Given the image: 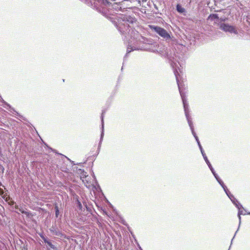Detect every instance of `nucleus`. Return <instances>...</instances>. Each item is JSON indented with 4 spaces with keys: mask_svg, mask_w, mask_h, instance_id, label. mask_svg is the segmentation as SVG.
Segmentation results:
<instances>
[{
    "mask_svg": "<svg viewBox=\"0 0 250 250\" xmlns=\"http://www.w3.org/2000/svg\"><path fill=\"white\" fill-rule=\"evenodd\" d=\"M168 59L171 62L170 64L171 66L173 69V72L174 75L176 77L177 83L178 86V88L179 90V92L182 99L183 104L184 105L185 115L186 116L187 119L188 120V124L190 126V129L191 130L192 133L194 137H195L198 146L200 148V149L203 148L202 146L199 142L198 137L197 136L195 132H194L193 126L192 125V122L191 120V118L189 115V110H188V102L186 99V96L185 93L183 92V83L181 82V75L180 73H182V70L180 67H181V64L180 62V56L179 55L174 54L173 55L168 54L167 55Z\"/></svg>",
    "mask_w": 250,
    "mask_h": 250,
    "instance_id": "obj_1",
    "label": "nucleus"
},
{
    "mask_svg": "<svg viewBox=\"0 0 250 250\" xmlns=\"http://www.w3.org/2000/svg\"><path fill=\"white\" fill-rule=\"evenodd\" d=\"M168 59L171 62L170 64L171 66L173 69V72L174 75L176 77L177 83L178 86V88L179 90V92L182 99L183 104L184 105L185 115L186 116L187 119L188 120V124L190 126V129L191 130L192 133L194 137H195L198 146L200 148V149L203 148L202 146L199 142L198 137L197 136L195 132H194L193 126L192 125V122L191 120V118L189 115V110H188V102L186 99V96L185 93L183 92V83L181 82V75L180 73H182V70L180 67H181V64L180 62V56L179 55L174 54L173 55L168 54L167 55Z\"/></svg>",
    "mask_w": 250,
    "mask_h": 250,
    "instance_id": "obj_2",
    "label": "nucleus"
},
{
    "mask_svg": "<svg viewBox=\"0 0 250 250\" xmlns=\"http://www.w3.org/2000/svg\"><path fill=\"white\" fill-rule=\"evenodd\" d=\"M168 59L171 62L170 64L171 66L173 69V72L174 75L176 77L177 83L178 86V88L179 90V92L182 99L183 104L184 105L185 115L186 116L187 119L188 120V124L190 126V129L191 130L192 133L194 137H195L198 146L200 148V149L203 148L202 146L199 142L198 137L197 136L195 132H194L193 126L192 125V122L191 120V118L189 115V110H188V102L186 99V96L185 93L183 92V83L181 82V75L180 73H182V70L180 67H181V64L180 62V56L179 55L174 54L173 55L168 54L167 55Z\"/></svg>",
    "mask_w": 250,
    "mask_h": 250,
    "instance_id": "obj_3",
    "label": "nucleus"
},
{
    "mask_svg": "<svg viewBox=\"0 0 250 250\" xmlns=\"http://www.w3.org/2000/svg\"><path fill=\"white\" fill-rule=\"evenodd\" d=\"M118 24H116L118 30L122 34L127 35L131 38H133L136 41L137 44L139 42H144L146 39L144 37L141 35L139 32L133 30V25L136 22V20L135 18L130 16L121 15L118 17Z\"/></svg>",
    "mask_w": 250,
    "mask_h": 250,
    "instance_id": "obj_4",
    "label": "nucleus"
},
{
    "mask_svg": "<svg viewBox=\"0 0 250 250\" xmlns=\"http://www.w3.org/2000/svg\"><path fill=\"white\" fill-rule=\"evenodd\" d=\"M90 2L94 8L104 14H106V7L110 6V3L107 0H90Z\"/></svg>",
    "mask_w": 250,
    "mask_h": 250,
    "instance_id": "obj_5",
    "label": "nucleus"
},
{
    "mask_svg": "<svg viewBox=\"0 0 250 250\" xmlns=\"http://www.w3.org/2000/svg\"><path fill=\"white\" fill-rule=\"evenodd\" d=\"M151 28L158 33L160 36L165 39L166 41L170 40L171 37L167 32L160 27L157 26H150Z\"/></svg>",
    "mask_w": 250,
    "mask_h": 250,
    "instance_id": "obj_6",
    "label": "nucleus"
},
{
    "mask_svg": "<svg viewBox=\"0 0 250 250\" xmlns=\"http://www.w3.org/2000/svg\"><path fill=\"white\" fill-rule=\"evenodd\" d=\"M221 30L226 32H229L231 34L234 33L235 34H238V31L235 26L230 25L229 24L221 23L220 26Z\"/></svg>",
    "mask_w": 250,
    "mask_h": 250,
    "instance_id": "obj_7",
    "label": "nucleus"
},
{
    "mask_svg": "<svg viewBox=\"0 0 250 250\" xmlns=\"http://www.w3.org/2000/svg\"><path fill=\"white\" fill-rule=\"evenodd\" d=\"M228 196L229 198V199L231 200V201L233 202L234 204L235 205L236 207L238 208V209H241V208H243L242 206L240 204L237 200L235 198V197L233 196V195H232L230 193V194L227 195Z\"/></svg>",
    "mask_w": 250,
    "mask_h": 250,
    "instance_id": "obj_8",
    "label": "nucleus"
},
{
    "mask_svg": "<svg viewBox=\"0 0 250 250\" xmlns=\"http://www.w3.org/2000/svg\"><path fill=\"white\" fill-rule=\"evenodd\" d=\"M228 196L229 198V199L231 200V201L233 202L234 204L235 205L236 207L238 208V209H241V208H243L242 206L240 204L237 200L235 198V197L233 196V195H232L230 193V194L227 195Z\"/></svg>",
    "mask_w": 250,
    "mask_h": 250,
    "instance_id": "obj_9",
    "label": "nucleus"
},
{
    "mask_svg": "<svg viewBox=\"0 0 250 250\" xmlns=\"http://www.w3.org/2000/svg\"><path fill=\"white\" fill-rule=\"evenodd\" d=\"M228 196L229 198V199L231 200V201L233 202L234 204L235 205L236 207L238 208V209H241V208H243L242 206L240 204L237 200L235 198V197L233 196V195H232L230 193V194L227 195Z\"/></svg>",
    "mask_w": 250,
    "mask_h": 250,
    "instance_id": "obj_10",
    "label": "nucleus"
},
{
    "mask_svg": "<svg viewBox=\"0 0 250 250\" xmlns=\"http://www.w3.org/2000/svg\"><path fill=\"white\" fill-rule=\"evenodd\" d=\"M111 6L112 8L116 11L124 12L125 9V8H122V6H121L120 3H114L111 5Z\"/></svg>",
    "mask_w": 250,
    "mask_h": 250,
    "instance_id": "obj_11",
    "label": "nucleus"
},
{
    "mask_svg": "<svg viewBox=\"0 0 250 250\" xmlns=\"http://www.w3.org/2000/svg\"><path fill=\"white\" fill-rule=\"evenodd\" d=\"M201 150V153L204 157V159L205 160V161H206V163L207 164V165H208V167H211V165L210 164V162H209L208 160V158L203 150V148H201L200 149Z\"/></svg>",
    "mask_w": 250,
    "mask_h": 250,
    "instance_id": "obj_12",
    "label": "nucleus"
},
{
    "mask_svg": "<svg viewBox=\"0 0 250 250\" xmlns=\"http://www.w3.org/2000/svg\"><path fill=\"white\" fill-rule=\"evenodd\" d=\"M176 10L180 13H183L186 11L185 9L182 7V6L179 4L177 5Z\"/></svg>",
    "mask_w": 250,
    "mask_h": 250,
    "instance_id": "obj_13",
    "label": "nucleus"
},
{
    "mask_svg": "<svg viewBox=\"0 0 250 250\" xmlns=\"http://www.w3.org/2000/svg\"><path fill=\"white\" fill-rule=\"evenodd\" d=\"M139 49H141V48L140 47H136L135 46H133V47H131L130 48L129 47H128L127 49V53L125 55V57H126L127 56V55L129 53H130L131 51L134 50H139Z\"/></svg>",
    "mask_w": 250,
    "mask_h": 250,
    "instance_id": "obj_14",
    "label": "nucleus"
},
{
    "mask_svg": "<svg viewBox=\"0 0 250 250\" xmlns=\"http://www.w3.org/2000/svg\"><path fill=\"white\" fill-rule=\"evenodd\" d=\"M101 120H102V133H101V139H102V138L103 137V136H104V112H103L102 114V117H101Z\"/></svg>",
    "mask_w": 250,
    "mask_h": 250,
    "instance_id": "obj_15",
    "label": "nucleus"
},
{
    "mask_svg": "<svg viewBox=\"0 0 250 250\" xmlns=\"http://www.w3.org/2000/svg\"><path fill=\"white\" fill-rule=\"evenodd\" d=\"M209 168H210V170L211 171L212 174H213V175L214 176L215 178H216V179L218 181L220 179L219 176H218V175L215 173L213 168L211 166V167H209Z\"/></svg>",
    "mask_w": 250,
    "mask_h": 250,
    "instance_id": "obj_16",
    "label": "nucleus"
},
{
    "mask_svg": "<svg viewBox=\"0 0 250 250\" xmlns=\"http://www.w3.org/2000/svg\"><path fill=\"white\" fill-rule=\"evenodd\" d=\"M55 215L56 217H58L59 213V210L58 206H56L55 207Z\"/></svg>",
    "mask_w": 250,
    "mask_h": 250,
    "instance_id": "obj_17",
    "label": "nucleus"
},
{
    "mask_svg": "<svg viewBox=\"0 0 250 250\" xmlns=\"http://www.w3.org/2000/svg\"><path fill=\"white\" fill-rule=\"evenodd\" d=\"M77 205H78V207L79 208V209L82 210L83 207H82V205L81 203V202L78 200H77Z\"/></svg>",
    "mask_w": 250,
    "mask_h": 250,
    "instance_id": "obj_18",
    "label": "nucleus"
},
{
    "mask_svg": "<svg viewBox=\"0 0 250 250\" xmlns=\"http://www.w3.org/2000/svg\"><path fill=\"white\" fill-rule=\"evenodd\" d=\"M44 241L45 243H47L51 248H54L53 245H52V244L50 242L47 241L45 239H44Z\"/></svg>",
    "mask_w": 250,
    "mask_h": 250,
    "instance_id": "obj_19",
    "label": "nucleus"
},
{
    "mask_svg": "<svg viewBox=\"0 0 250 250\" xmlns=\"http://www.w3.org/2000/svg\"><path fill=\"white\" fill-rule=\"evenodd\" d=\"M242 210H240V209H239V212H238V217H239V224H240L241 223V216L240 215L241 214H243V212H242Z\"/></svg>",
    "mask_w": 250,
    "mask_h": 250,
    "instance_id": "obj_20",
    "label": "nucleus"
},
{
    "mask_svg": "<svg viewBox=\"0 0 250 250\" xmlns=\"http://www.w3.org/2000/svg\"><path fill=\"white\" fill-rule=\"evenodd\" d=\"M212 20L218 19V17L216 14H213L209 16Z\"/></svg>",
    "mask_w": 250,
    "mask_h": 250,
    "instance_id": "obj_21",
    "label": "nucleus"
},
{
    "mask_svg": "<svg viewBox=\"0 0 250 250\" xmlns=\"http://www.w3.org/2000/svg\"><path fill=\"white\" fill-rule=\"evenodd\" d=\"M218 183L220 184V185L222 186V187L223 188L224 187H225V185H224L223 182L220 179L219 180L217 181Z\"/></svg>",
    "mask_w": 250,
    "mask_h": 250,
    "instance_id": "obj_22",
    "label": "nucleus"
},
{
    "mask_svg": "<svg viewBox=\"0 0 250 250\" xmlns=\"http://www.w3.org/2000/svg\"><path fill=\"white\" fill-rule=\"evenodd\" d=\"M223 189L225 191L226 193L227 194V195L230 194V192L229 191L226 186H225V187H224Z\"/></svg>",
    "mask_w": 250,
    "mask_h": 250,
    "instance_id": "obj_23",
    "label": "nucleus"
},
{
    "mask_svg": "<svg viewBox=\"0 0 250 250\" xmlns=\"http://www.w3.org/2000/svg\"><path fill=\"white\" fill-rule=\"evenodd\" d=\"M226 19L225 18H221L220 20L221 21H226Z\"/></svg>",
    "mask_w": 250,
    "mask_h": 250,
    "instance_id": "obj_24",
    "label": "nucleus"
},
{
    "mask_svg": "<svg viewBox=\"0 0 250 250\" xmlns=\"http://www.w3.org/2000/svg\"><path fill=\"white\" fill-rule=\"evenodd\" d=\"M19 210L22 213H26L25 211L22 210L21 209H19Z\"/></svg>",
    "mask_w": 250,
    "mask_h": 250,
    "instance_id": "obj_25",
    "label": "nucleus"
},
{
    "mask_svg": "<svg viewBox=\"0 0 250 250\" xmlns=\"http://www.w3.org/2000/svg\"><path fill=\"white\" fill-rule=\"evenodd\" d=\"M2 193H3V190L2 189L0 188V194H2Z\"/></svg>",
    "mask_w": 250,
    "mask_h": 250,
    "instance_id": "obj_26",
    "label": "nucleus"
},
{
    "mask_svg": "<svg viewBox=\"0 0 250 250\" xmlns=\"http://www.w3.org/2000/svg\"><path fill=\"white\" fill-rule=\"evenodd\" d=\"M14 201H12V202H11V204H12V205H14Z\"/></svg>",
    "mask_w": 250,
    "mask_h": 250,
    "instance_id": "obj_27",
    "label": "nucleus"
},
{
    "mask_svg": "<svg viewBox=\"0 0 250 250\" xmlns=\"http://www.w3.org/2000/svg\"><path fill=\"white\" fill-rule=\"evenodd\" d=\"M15 208L18 209V206H15Z\"/></svg>",
    "mask_w": 250,
    "mask_h": 250,
    "instance_id": "obj_28",
    "label": "nucleus"
},
{
    "mask_svg": "<svg viewBox=\"0 0 250 250\" xmlns=\"http://www.w3.org/2000/svg\"><path fill=\"white\" fill-rule=\"evenodd\" d=\"M1 183H0V186H1Z\"/></svg>",
    "mask_w": 250,
    "mask_h": 250,
    "instance_id": "obj_29",
    "label": "nucleus"
},
{
    "mask_svg": "<svg viewBox=\"0 0 250 250\" xmlns=\"http://www.w3.org/2000/svg\"><path fill=\"white\" fill-rule=\"evenodd\" d=\"M249 214H250V213H249Z\"/></svg>",
    "mask_w": 250,
    "mask_h": 250,
    "instance_id": "obj_30",
    "label": "nucleus"
}]
</instances>
